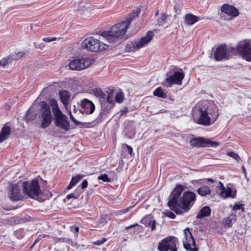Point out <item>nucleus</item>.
<instances>
[{"mask_svg":"<svg viewBox=\"0 0 251 251\" xmlns=\"http://www.w3.org/2000/svg\"><path fill=\"white\" fill-rule=\"evenodd\" d=\"M80 60L82 70L89 68L95 61V60L91 56L82 57L80 58Z\"/></svg>","mask_w":251,"mask_h":251,"instance_id":"aec40b11","label":"nucleus"},{"mask_svg":"<svg viewBox=\"0 0 251 251\" xmlns=\"http://www.w3.org/2000/svg\"><path fill=\"white\" fill-rule=\"evenodd\" d=\"M36 117V114L34 112L28 111L25 115V119L27 121H32L34 120Z\"/></svg>","mask_w":251,"mask_h":251,"instance_id":"58836bf2","label":"nucleus"},{"mask_svg":"<svg viewBox=\"0 0 251 251\" xmlns=\"http://www.w3.org/2000/svg\"><path fill=\"white\" fill-rule=\"evenodd\" d=\"M239 54L248 62L251 61V46L247 40H242L238 44Z\"/></svg>","mask_w":251,"mask_h":251,"instance_id":"f8f14e48","label":"nucleus"},{"mask_svg":"<svg viewBox=\"0 0 251 251\" xmlns=\"http://www.w3.org/2000/svg\"><path fill=\"white\" fill-rule=\"evenodd\" d=\"M168 15L165 13L161 14L160 17L157 20V24L159 25H163L167 23Z\"/></svg>","mask_w":251,"mask_h":251,"instance_id":"2f4dec72","label":"nucleus"},{"mask_svg":"<svg viewBox=\"0 0 251 251\" xmlns=\"http://www.w3.org/2000/svg\"><path fill=\"white\" fill-rule=\"evenodd\" d=\"M214 58L217 61L229 59V52L226 44L221 45L216 49L214 53Z\"/></svg>","mask_w":251,"mask_h":251,"instance_id":"ddd939ff","label":"nucleus"},{"mask_svg":"<svg viewBox=\"0 0 251 251\" xmlns=\"http://www.w3.org/2000/svg\"><path fill=\"white\" fill-rule=\"evenodd\" d=\"M184 77L185 74L183 72L175 71L173 75L164 79L162 84L166 87H171L173 84L180 85L182 84Z\"/></svg>","mask_w":251,"mask_h":251,"instance_id":"9d476101","label":"nucleus"},{"mask_svg":"<svg viewBox=\"0 0 251 251\" xmlns=\"http://www.w3.org/2000/svg\"><path fill=\"white\" fill-rule=\"evenodd\" d=\"M154 33L152 31L147 32L145 36L142 37L140 40H134L130 43L127 44L126 50L128 52L136 51L141 48L147 45L153 38Z\"/></svg>","mask_w":251,"mask_h":251,"instance_id":"0eeeda50","label":"nucleus"},{"mask_svg":"<svg viewBox=\"0 0 251 251\" xmlns=\"http://www.w3.org/2000/svg\"><path fill=\"white\" fill-rule=\"evenodd\" d=\"M197 193L201 196H206L211 194V190L209 187L206 185H202L197 190Z\"/></svg>","mask_w":251,"mask_h":251,"instance_id":"393cba45","label":"nucleus"},{"mask_svg":"<svg viewBox=\"0 0 251 251\" xmlns=\"http://www.w3.org/2000/svg\"><path fill=\"white\" fill-rule=\"evenodd\" d=\"M227 51L229 52V57H230V53L232 55L239 54V50L238 49V45L236 48L231 47L227 49Z\"/></svg>","mask_w":251,"mask_h":251,"instance_id":"a19ab883","label":"nucleus"},{"mask_svg":"<svg viewBox=\"0 0 251 251\" xmlns=\"http://www.w3.org/2000/svg\"><path fill=\"white\" fill-rule=\"evenodd\" d=\"M153 94L159 98L165 99L167 98V94L164 92L161 87H158L153 93Z\"/></svg>","mask_w":251,"mask_h":251,"instance_id":"c85d7f7f","label":"nucleus"},{"mask_svg":"<svg viewBox=\"0 0 251 251\" xmlns=\"http://www.w3.org/2000/svg\"><path fill=\"white\" fill-rule=\"evenodd\" d=\"M25 235V232L23 229H19L17 230V238L22 239Z\"/></svg>","mask_w":251,"mask_h":251,"instance_id":"09e8293b","label":"nucleus"},{"mask_svg":"<svg viewBox=\"0 0 251 251\" xmlns=\"http://www.w3.org/2000/svg\"><path fill=\"white\" fill-rule=\"evenodd\" d=\"M124 100V95L122 92H119L116 94L115 96V101L119 103H122Z\"/></svg>","mask_w":251,"mask_h":251,"instance_id":"e433bc0d","label":"nucleus"},{"mask_svg":"<svg viewBox=\"0 0 251 251\" xmlns=\"http://www.w3.org/2000/svg\"><path fill=\"white\" fill-rule=\"evenodd\" d=\"M57 38L56 37H45L43 39V41H44L45 42H50L52 41H54L56 40Z\"/></svg>","mask_w":251,"mask_h":251,"instance_id":"3c124183","label":"nucleus"},{"mask_svg":"<svg viewBox=\"0 0 251 251\" xmlns=\"http://www.w3.org/2000/svg\"><path fill=\"white\" fill-rule=\"evenodd\" d=\"M221 11L231 17H236L239 15L238 10L235 6L227 3H225L221 6Z\"/></svg>","mask_w":251,"mask_h":251,"instance_id":"2eb2a0df","label":"nucleus"},{"mask_svg":"<svg viewBox=\"0 0 251 251\" xmlns=\"http://www.w3.org/2000/svg\"><path fill=\"white\" fill-rule=\"evenodd\" d=\"M13 60V58L12 57L11 55L6 56L0 61V66L4 67L11 63Z\"/></svg>","mask_w":251,"mask_h":251,"instance_id":"f704fd0d","label":"nucleus"},{"mask_svg":"<svg viewBox=\"0 0 251 251\" xmlns=\"http://www.w3.org/2000/svg\"><path fill=\"white\" fill-rule=\"evenodd\" d=\"M233 209L235 211H237L238 210H240L241 209L242 212H245V207L244 206V204H237V203H236L233 207Z\"/></svg>","mask_w":251,"mask_h":251,"instance_id":"a18cd8bd","label":"nucleus"},{"mask_svg":"<svg viewBox=\"0 0 251 251\" xmlns=\"http://www.w3.org/2000/svg\"><path fill=\"white\" fill-rule=\"evenodd\" d=\"M59 94L60 100L62 103L64 105H67L70 99L69 92L66 90H63L59 91Z\"/></svg>","mask_w":251,"mask_h":251,"instance_id":"5701e85b","label":"nucleus"},{"mask_svg":"<svg viewBox=\"0 0 251 251\" xmlns=\"http://www.w3.org/2000/svg\"><path fill=\"white\" fill-rule=\"evenodd\" d=\"M93 93L94 95L97 97L105 100L106 98L105 94L102 92L101 90L99 88H96L93 89Z\"/></svg>","mask_w":251,"mask_h":251,"instance_id":"473e14b6","label":"nucleus"},{"mask_svg":"<svg viewBox=\"0 0 251 251\" xmlns=\"http://www.w3.org/2000/svg\"><path fill=\"white\" fill-rule=\"evenodd\" d=\"M100 223L103 224V225L105 224L106 223V221L103 219V218H101V219L100 220Z\"/></svg>","mask_w":251,"mask_h":251,"instance_id":"e2e57ef3","label":"nucleus"},{"mask_svg":"<svg viewBox=\"0 0 251 251\" xmlns=\"http://www.w3.org/2000/svg\"><path fill=\"white\" fill-rule=\"evenodd\" d=\"M40 241V238L37 237V238H36V239L34 241L33 244H32V245L30 247V249H32L33 247L38 243L39 242V241Z\"/></svg>","mask_w":251,"mask_h":251,"instance_id":"680f3d73","label":"nucleus"},{"mask_svg":"<svg viewBox=\"0 0 251 251\" xmlns=\"http://www.w3.org/2000/svg\"><path fill=\"white\" fill-rule=\"evenodd\" d=\"M55 243H65L67 244H70L72 242V241L71 239L66 238V237H62V238H54V239Z\"/></svg>","mask_w":251,"mask_h":251,"instance_id":"c9c22d12","label":"nucleus"},{"mask_svg":"<svg viewBox=\"0 0 251 251\" xmlns=\"http://www.w3.org/2000/svg\"><path fill=\"white\" fill-rule=\"evenodd\" d=\"M18 55H19V56L20 55V56H22L23 55V53L22 52H18V53H17V56Z\"/></svg>","mask_w":251,"mask_h":251,"instance_id":"338daca9","label":"nucleus"},{"mask_svg":"<svg viewBox=\"0 0 251 251\" xmlns=\"http://www.w3.org/2000/svg\"><path fill=\"white\" fill-rule=\"evenodd\" d=\"M40 241V238L37 237V238H36V239L34 241L33 244H32V245L30 247V249H32L33 247L38 243L39 242V241Z\"/></svg>","mask_w":251,"mask_h":251,"instance_id":"052dcab7","label":"nucleus"},{"mask_svg":"<svg viewBox=\"0 0 251 251\" xmlns=\"http://www.w3.org/2000/svg\"><path fill=\"white\" fill-rule=\"evenodd\" d=\"M98 179L105 182H110L111 181L110 179L108 177V175L106 174L101 175L98 176Z\"/></svg>","mask_w":251,"mask_h":251,"instance_id":"37998d69","label":"nucleus"},{"mask_svg":"<svg viewBox=\"0 0 251 251\" xmlns=\"http://www.w3.org/2000/svg\"><path fill=\"white\" fill-rule=\"evenodd\" d=\"M133 207V205L132 206H129V207L125 208V209H122L120 210V213H126L127 212H128L130 209L132 208Z\"/></svg>","mask_w":251,"mask_h":251,"instance_id":"5fc2aeb1","label":"nucleus"},{"mask_svg":"<svg viewBox=\"0 0 251 251\" xmlns=\"http://www.w3.org/2000/svg\"><path fill=\"white\" fill-rule=\"evenodd\" d=\"M226 154L228 156H229L233 158V159H235L238 162H239L241 160V158L239 156V155L237 153L235 152H233V151H228L227 152Z\"/></svg>","mask_w":251,"mask_h":251,"instance_id":"ea45409f","label":"nucleus"},{"mask_svg":"<svg viewBox=\"0 0 251 251\" xmlns=\"http://www.w3.org/2000/svg\"><path fill=\"white\" fill-rule=\"evenodd\" d=\"M128 107L126 106L124 108V109H121L120 111V116H123L125 114H126V113H127L128 112Z\"/></svg>","mask_w":251,"mask_h":251,"instance_id":"603ef678","label":"nucleus"},{"mask_svg":"<svg viewBox=\"0 0 251 251\" xmlns=\"http://www.w3.org/2000/svg\"><path fill=\"white\" fill-rule=\"evenodd\" d=\"M51 102L54 125L65 131H69L71 129V127L67 116L61 111L56 100H52Z\"/></svg>","mask_w":251,"mask_h":251,"instance_id":"20e7f679","label":"nucleus"},{"mask_svg":"<svg viewBox=\"0 0 251 251\" xmlns=\"http://www.w3.org/2000/svg\"><path fill=\"white\" fill-rule=\"evenodd\" d=\"M178 239L175 236H170L162 240L158 246L159 251H177L176 244Z\"/></svg>","mask_w":251,"mask_h":251,"instance_id":"1a4fd4ad","label":"nucleus"},{"mask_svg":"<svg viewBox=\"0 0 251 251\" xmlns=\"http://www.w3.org/2000/svg\"><path fill=\"white\" fill-rule=\"evenodd\" d=\"M24 193L29 198L33 199L39 201H43L42 196L44 192L41 190L37 179L34 178L31 182L24 181L22 185Z\"/></svg>","mask_w":251,"mask_h":251,"instance_id":"39448f33","label":"nucleus"},{"mask_svg":"<svg viewBox=\"0 0 251 251\" xmlns=\"http://www.w3.org/2000/svg\"><path fill=\"white\" fill-rule=\"evenodd\" d=\"M40 113L41 119V127L42 128H46L51 123L52 116L50 105L44 101L41 102Z\"/></svg>","mask_w":251,"mask_h":251,"instance_id":"6e6552de","label":"nucleus"},{"mask_svg":"<svg viewBox=\"0 0 251 251\" xmlns=\"http://www.w3.org/2000/svg\"><path fill=\"white\" fill-rule=\"evenodd\" d=\"M70 230L77 236L79 231V228L78 226H70Z\"/></svg>","mask_w":251,"mask_h":251,"instance_id":"de8ad7c7","label":"nucleus"},{"mask_svg":"<svg viewBox=\"0 0 251 251\" xmlns=\"http://www.w3.org/2000/svg\"><path fill=\"white\" fill-rule=\"evenodd\" d=\"M106 241L107 239L105 237H103L101 238L100 239L93 242L92 243L94 245L100 246L104 244Z\"/></svg>","mask_w":251,"mask_h":251,"instance_id":"c03bdc74","label":"nucleus"},{"mask_svg":"<svg viewBox=\"0 0 251 251\" xmlns=\"http://www.w3.org/2000/svg\"><path fill=\"white\" fill-rule=\"evenodd\" d=\"M211 212V209L208 206H204L202 207L197 215V219H202L205 217L209 216Z\"/></svg>","mask_w":251,"mask_h":251,"instance_id":"412c9836","label":"nucleus"},{"mask_svg":"<svg viewBox=\"0 0 251 251\" xmlns=\"http://www.w3.org/2000/svg\"><path fill=\"white\" fill-rule=\"evenodd\" d=\"M71 198L76 199V197L75 196L74 194H70L66 196V199H67L68 200H70Z\"/></svg>","mask_w":251,"mask_h":251,"instance_id":"13d9d810","label":"nucleus"},{"mask_svg":"<svg viewBox=\"0 0 251 251\" xmlns=\"http://www.w3.org/2000/svg\"><path fill=\"white\" fill-rule=\"evenodd\" d=\"M205 147H217L219 145V143L216 141H212L209 139H206Z\"/></svg>","mask_w":251,"mask_h":251,"instance_id":"4c0bfd02","label":"nucleus"},{"mask_svg":"<svg viewBox=\"0 0 251 251\" xmlns=\"http://www.w3.org/2000/svg\"><path fill=\"white\" fill-rule=\"evenodd\" d=\"M108 96L106 97L107 102L110 104H113L114 102V90L111 89H109L107 91Z\"/></svg>","mask_w":251,"mask_h":251,"instance_id":"c756f323","label":"nucleus"},{"mask_svg":"<svg viewBox=\"0 0 251 251\" xmlns=\"http://www.w3.org/2000/svg\"><path fill=\"white\" fill-rule=\"evenodd\" d=\"M232 220L231 216L225 218L223 221V225L226 228L231 227L232 226Z\"/></svg>","mask_w":251,"mask_h":251,"instance_id":"72a5a7b5","label":"nucleus"},{"mask_svg":"<svg viewBox=\"0 0 251 251\" xmlns=\"http://www.w3.org/2000/svg\"><path fill=\"white\" fill-rule=\"evenodd\" d=\"M209 181L211 183H213L214 182V180L213 178H205V179H198V180H194L192 181V182L193 183H199V182H200L201 184H202V183H205V181Z\"/></svg>","mask_w":251,"mask_h":251,"instance_id":"79ce46f5","label":"nucleus"},{"mask_svg":"<svg viewBox=\"0 0 251 251\" xmlns=\"http://www.w3.org/2000/svg\"><path fill=\"white\" fill-rule=\"evenodd\" d=\"M38 237L40 238V240H41L43 238H44L50 237V236L49 235L46 234H40Z\"/></svg>","mask_w":251,"mask_h":251,"instance_id":"4d7b16f0","label":"nucleus"},{"mask_svg":"<svg viewBox=\"0 0 251 251\" xmlns=\"http://www.w3.org/2000/svg\"><path fill=\"white\" fill-rule=\"evenodd\" d=\"M242 168H243V171L244 173H245V174H246V169H245L244 166H243Z\"/></svg>","mask_w":251,"mask_h":251,"instance_id":"69168bd1","label":"nucleus"},{"mask_svg":"<svg viewBox=\"0 0 251 251\" xmlns=\"http://www.w3.org/2000/svg\"><path fill=\"white\" fill-rule=\"evenodd\" d=\"M139 226V225L138 223H135V224L131 225L128 226H126L125 229L126 230H128L130 228H133L136 226Z\"/></svg>","mask_w":251,"mask_h":251,"instance_id":"6e6d98bb","label":"nucleus"},{"mask_svg":"<svg viewBox=\"0 0 251 251\" xmlns=\"http://www.w3.org/2000/svg\"><path fill=\"white\" fill-rule=\"evenodd\" d=\"M10 128L8 126H4L0 132V143L7 139L10 135Z\"/></svg>","mask_w":251,"mask_h":251,"instance_id":"b1692460","label":"nucleus"},{"mask_svg":"<svg viewBox=\"0 0 251 251\" xmlns=\"http://www.w3.org/2000/svg\"><path fill=\"white\" fill-rule=\"evenodd\" d=\"M83 176H81L80 175H77L75 176H73L68 185L67 188L68 189H70L72 188L74 186H75L83 177Z\"/></svg>","mask_w":251,"mask_h":251,"instance_id":"cd10ccee","label":"nucleus"},{"mask_svg":"<svg viewBox=\"0 0 251 251\" xmlns=\"http://www.w3.org/2000/svg\"><path fill=\"white\" fill-rule=\"evenodd\" d=\"M140 223L144 224L146 227L151 226L152 231L156 229V220L152 219L149 215H146L140 221Z\"/></svg>","mask_w":251,"mask_h":251,"instance_id":"f3484780","label":"nucleus"},{"mask_svg":"<svg viewBox=\"0 0 251 251\" xmlns=\"http://www.w3.org/2000/svg\"><path fill=\"white\" fill-rule=\"evenodd\" d=\"M190 230V228L187 227L183 231L185 237V239L183 242L184 248L189 251H198L199 248L196 246L194 238Z\"/></svg>","mask_w":251,"mask_h":251,"instance_id":"9b49d317","label":"nucleus"},{"mask_svg":"<svg viewBox=\"0 0 251 251\" xmlns=\"http://www.w3.org/2000/svg\"><path fill=\"white\" fill-rule=\"evenodd\" d=\"M206 139L203 137L193 138L190 141V145L195 147H205Z\"/></svg>","mask_w":251,"mask_h":251,"instance_id":"a211bd4d","label":"nucleus"},{"mask_svg":"<svg viewBox=\"0 0 251 251\" xmlns=\"http://www.w3.org/2000/svg\"><path fill=\"white\" fill-rule=\"evenodd\" d=\"M122 155H124L125 153L127 152L129 154L130 157L133 155V149L132 148L128 145L127 144H125L122 145Z\"/></svg>","mask_w":251,"mask_h":251,"instance_id":"7c9ffc66","label":"nucleus"},{"mask_svg":"<svg viewBox=\"0 0 251 251\" xmlns=\"http://www.w3.org/2000/svg\"><path fill=\"white\" fill-rule=\"evenodd\" d=\"M79 109V111L83 114H90L94 112L95 106L91 101L85 99L81 100Z\"/></svg>","mask_w":251,"mask_h":251,"instance_id":"4468645a","label":"nucleus"},{"mask_svg":"<svg viewBox=\"0 0 251 251\" xmlns=\"http://www.w3.org/2000/svg\"><path fill=\"white\" fill-rule=\"evenodd\" d=\"M158 15H159V10L158 9L155 11V12L154 13V15H155V16L157 17L158 16Z\"/></svg>","mask_w":251,"mask_h":251,"instance_id":"0e129e2a","label":"nucleus"},{"mask_svg":"<svg viewBox=\"0 0 251 251\" xmlns=\"http://www.w3.org/2000/svg\"><path fill=\"white\" fill-rule=\"evenodd\" d=\"M182 185L177 184L172 191L169 198L167 205L176 214L188 212L196 201V195L190 191L184 192Z\"/></svg>","mask_w":251,"mask_h":251,"instance_id":"f257e3e1","label":"nucleus"},{"mask_svg":"<svg viewBox=\"0 0 251 251\" xmlns=\"http://www.w3.org/2000/svg\"><path fill=\"white\" fill-rule=\"evenodd\" d=\"M198 117L197 123L204 126L213 124L220 116L219 109L212 101L204 100L198 102L196 106Z\"/></svg>","mask_w":251,"mask_h":251,"instance_id":"f03ea898","label":"nucleus"},{"mask_svg":"<svg viewBox=\"0 0 251 251\" xmlns=\"http://www.w3.org/2000/svg\"><path fill=\"white\" fill-rule=\"evenodd\" d=\"M15 192L16 185L13 183L10 184L8 188V196L13 201H16Z\"/></svg>","mask_w":251,"mask_h":251,"instance_id":"a878e982","label":"nucleus"},{"mask_svg":"<svg viewBox=\"0 0 251 251\" xmlns=\"http://www.w3.org/2000/svg\"><path fill=\"white\" fill-rule=\"evenodd\" d=\"M217 187L220 190V195L221 197L225 198L228 197L235 198L236 196V192H233L232 189L230 187H227L226 189L221 181L219 182V185L217 186Z\"/></svg>","mask_w":251,"mask_h":251,"instance_id":"dca6fc26","label":"nucleus"},{"mask_svg":"<svg viewBox=\"0 0 251 251\" xmlns=\"http://www.w3.org/2000/svg\"><path fill=\"white\" fill-rule=\"evenodd\" d=\"M69 116H70V119L74 123V124L75 125L78 126L80 125H82L81 122L78 121L75 118V117L73 116L71 111L69 112Z\"/></svg>","mask_w":251,"mask_h":251,"instance_id":"49530a36","label":"nucleus"},{"mask_svg":"<svg viewBox=\"0 0 251 251\" xmlns=\"http://www.w3.org/2000/svg\"><path fill=\"white\" fill-rule=\"evenodd\" d=\"M16 198H17V201H18V200H21L23 198V197L21 196V194H20V191H18L17 190V196H16Z\"/></svg>","mask_w":251,"mask_h":251,"instance_id":"bf43d9fd","label":"nucleus"},{"mask_svg":"<svg viewBox=\"0 0 251 251\" xmlns=\"http://www.w3.org/2000/svg\"><path fill=\"white\" fill-rule=\"evenodd\" d=\"M110 109H107L106 107L101 109L99 115L96 119V121L97 123H101L103 120L106 118L107 114L109 112Z\"/></svg>","mask_w":251,"mask_h":251,"instance_id":"bb28decb","label":"nucleus"},{"mask_svg":"<svg viewBox=\"0 0 251 251\" xmlns=\"http://www.w3.org/2000/svg\"><path fill=\"white\" fill-rule=\"evenodd\" d=\"M88 186V181L86 179H84L83 180L81 184V188L82 189H84L87 188Z\"/></svg>","mask_w":251,"mask_h":251,"instance_id":"864d4df0","label":"nucleus"},{"mask_svg":"<svg viewBox=\"0 0 251 251\" xmlns=\"http://www.w3.org/2000/svg\"><path fill=\"white\" fill-rule=\"evenodd\" d=\"M82 47L92 52H100L106 50L108 46L94 37L85 38L82 42Z\"/></svg>","mask_w":251,"mask_h":251,"instance_id":"423d86ee","label":"nucleus"},{"mask_svg":"<svg viewBox=\"0 0 251 251\" xmlns=\"http://www.w3.org/2000/svg\"><path fill=\"white\" fill-rule=\"evenodd\" d=\"M140 12V9L133 11V15H129L126 21L113 25L110 30L103 31L101 35L105 37L109 43H116L119 39L123 38L133 18L138 17Z\"/></svg>","mask_w":251,"mask_h":251,"instance_id":"7ed1b4c3","label":"nucleus"},{"mask_svg":"<svg viewBox=\"0 0 251 251\" xmlns=\"http://www.w3.org/2000/svg\"><path fill=\"white\" fill-rule=\"evenodd\" d=\"M69 67L72 70L81 71L80 58L71 60L69 64Z\"/></svg>","mask_w":251,"mask_h":251,"instance_id":"4be33fe9","label":"nucleus"},{"mask_svg":"<svg viewBox=\"0 0 251 251\" xmlns=\"http://www.w3.org/2000/svg\"><path fill=\"white\" fill-rule=\"evenodd\" d=\"M203 18L195 16L192 13L186 14L184 16L185 23L187 25H193L200 20L203 19Z\"/></svg>","mask_w":251,"mask_h":251,"instance_id":"6ab92c4d","label":"nucleus"},{"mask_svg":"<svg viewBox=\"0 0 251 251\" xmlns=\"http://www.w3.org/2000/svg\"><path fill=\"white\" fill-rule=\"evenodd\" d=\"M165 215L166 217L170 218L172 219H174L176 218V215L171 211H167L165 213Z\"/></svg>","mask_w":251,"mask_h":251,"instance_id":"8fccbe9b","label":"nucleus"}]
</instances>
